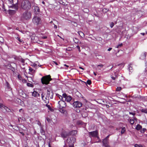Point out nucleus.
Wrapping results in <instances>:
<instances>
[{"label": "nucleus", "mask_w": 147, "mask_h": 147, "mask_svg": "<svg viewBox=\"0 0 147 147\" xmlns=\"http://www.w3.org/2000/svg\"><path fill=\"white\" fill-rule=\"evenodd\" d=\"M22 82L23 83H25L27 82V81L25 79H23L22 80Z\"/></svg>", "instance_id": "nucleus-44"}, {"label": "nucleus", "mask_w": 147, "mask_h": 147, "mask_svg": "<svg viewBox=\"0 0 147 147\" xmlns=\"http://www.w3.org/2000/svg\"><path fill=\"white\" fill-rule=\"evenodd\" d=\"M18 78H19V79L20 80H21L22 79V78L21 76L20 75H18Z\"/></svg>", "instance_id": "nucleus-49"}, {"label": "nucleus", "mask_w": 147, "mask_h": 147, "mask_svg": "<svg viewBox=\"0 0 147 147\" xmlns=\"http://www.w3.org/2000/svg\"><path fill=\"white\" fill-rule=\"evenodd\" d=\"M17 60H18L20 61L22 63L23 65H24L25 60L21 57L18 58L17 59Z\"/></svg>", "instance_id": "nucleus-17"}, {"label": "nucleus", "mask_w": 147, "mask_h": 147, "mask_svg": "<svg viewBox=\"0 0 147 147\" xmlns=\"http://www.w3.org/2000/svg\"><path fill=\"white\" fill-rule=\"evenodd\" d=\"M32 22L35 25H38L41 24V21L40 18L37 16H34L32 19Z\"/></svg>", "instance_id": "nucleus-6"}, {"label": "nucleus", "mask_w": 147, "mask_h": 147, "mask_svg": "<svg viewBox=\"0 0 147 147\" xmlns=\"http://www.w3.org/2000/svg\"><path fill=\"white\" fill-rule=\"evenodd\" d=\"M147 53L146 52H144L142 53L140 58L141 59H144L146 57V55Z\"/></svg>", "instance_id": "nucleus-16"}, {"label": "nucleus", "mask_w": 147, "mask_h": 147, "mask_svg": "<svg viewBox=\"0 0 147 147\" xmlns=\"http://www.w3.org/2000/svg\"><path fill=\"white\" fill-rule=\"evenodd\" d=\"M23 110L22 109H21L19 110V112H23Z\"/></svg>", "instance_id": "nucleus-57"}, {"label": "nucleus", "mask_w": 147, "mask_h": 147, "mask_svg": "<svg viewBox=\"0 0 147 147\" xmlns=\"http://www.w3.org/2000/svg\"><path fill=\"white\" fill-rule=\"evenodd\" d=\"M6 86L8 89H9L10 88V85L7 81H6Z\"/></svg>", "instance_id": "nucleus-28"}, {"label": "nucleus", "mask_w": 147, "mask_h": 147, "mask_svg": "<svg viewBox=\"0 0 147 147\" xmlns=\"http://www.w3.org/2000/svg\"><path fill=\"white\" fill-rule=\"evenodd\" d=\"M78 33L79 35L82 37H84V33L81 31H79L78 32Z\"/></svg>", "instance_id": "nucleus-19"}, {"label": "nucleus", "mask_w": 147, "mask_h": 147, "mask_svg": "<svg viewBox=\"0 0 147 147\" xmlns=\"http://www.w3.org/2000/svg\"><path fill=\"white\" fill-rule=\"evenodd\" d=\"M32 96L34 97H38L40 96V94L37 92L34 91L32 93Z\"/></svg>", "instance_id": "nucleus-15"}, {"label": "nucleus", "mask_w": 147, "mask_h": 147, "mask_svg": "<svg viewBox=\"0 0 147 147\" xmlns=\"http://www.w3.org/2000/svg\"><path fill=\"white\" fill-rule=\"evenodd\" d=\"M135 147H143V146L140 144H136L134 145Z\"/></svg>", "instance_id": "nucleus-26"}, {"label": "nucleus", "mask_w": 147, "mask_h": 147, "mask_svg": "<svg viewBox=\"0 0 147 147\" xmlns=\"http://www.w3.org/2000/svg\"><path fill=\"white\" fill-rule=\"evenodd\" d=\"M63 96L65 98V100L68 102H70L72 99V98L70 96H67V94L64 93L63 94Z\"/></svg>", "instance_id": "nucleus-9"}, {"label": "nucleus", "mask_w": 147, "mask_h": 147, "mask_svg": "<svg viewBox=\"0 0 147 147\" xmlns=\"http://www.w3.org/2000/svg\"><path fill=\"white\" fill-rule=\"evenodd\" d=\"M70 135H74L76 134L77 133V132L76 130H73L71 132H69Z\"/></svg>", "instance_id": "nucleus-22"}, {"label": "nucleus", "mask_w": 147, "mask_h": 147, "mask_svg": "<svg viewBox=\"0 0 147 147\" xmlns=\"http://www.w3.org/2000/svg\"><path fill=\"white\" fill-rule=\"evenodd\" d=\"M4 41V40L3 38L0 36V42L1 45L3 43Z\"/></svg>", "instance_id": "nucleus-24"}, {"label": "nucleus", "mask_w": 147, "mask_h": 147, "mask_svg": "<svg viewBox=\"0 0 147 147\" xmlns=\"http://www.w3.org/2000/svg\"><path fill=\"white\" fill-rule=\"evenodd\" d=\"M8 1V4L10 5L13 6L15 4L13 3V0H7Z\"/></svg>", "instance_id": "nucleus-18"}, {"label": "nucleus", "mask_w": 147, "mask_h": 147, "mask_svg": "<svg viewBox=\"0 0 147 147\" xmlns=\"http://www.w3.org/2000/svg\"><path fill=\"white\" fill-rule=\"evenodd\" d=\"M40 132L41 134L42 135H44L45 134V131L42 129V127H41L40 128Z\"/></svg>", "instance_id": "nucleus-23"}, {"label": "nucleus", "mask_w": 147, "mask_h": 147, "mask_svg": "<svg viewBox=\"0 0 147 147\" xmlns=\"http://www.w3.org/2000/svg\"><path fill=\"white\" fill-rule=\"evenodd\" d=\"M87 83L88 84L90 85L91 83V81L90 80H88L87 81Z\"/></svg>", "instance_id": "nucleus-39"}, {"label": "nucleus", "mask_w": 147, "mask_h": 147, "mask_svg": "<svg viewBox=\"0 0 147 147\" xmlns=\"http://www.w3.org/2000/svg\"><path fill=\"white\" fill-rule=\"evenodd\" d=\"M125 131V127H123L122 128V130L121 131V133L122 134L124 133Z\"/></svg>", "instance_id": "nucleus-29"}, {"label": "nucleus", "mask_w": 147, "mask_h": 147, "mask_svg": "<svg viewBox=\"0 0 147 147\" xmlns=\"http://www.w3.org/2000/svg\"><path fill=\"white\" fill-rule=\"evenodd\" d=\"M112 49V48H109V49H108V51H110Z\"/></svg>", "instance_id": "nucleus-58"}, {"label": "nucleus", "mask_w": 147, "mask_h": 147, "mask_svg": "<svg viewBox=\"0 0 147 147\" xmlns=\"http://www.w3.org/2000/svg\"><path fill=\"white\" fill-rule=\"evenodd\" d=\"M32 66L35 67L37 66V64L36 63H34L32 65Z\"/></svg>", "instance_id": "nucleus-55"}, {"label": "nucleus", "mask_w": 147, "mask_h": 147, "mask_svg": "<svg viewBox=\"0 0 147 147\" xmlns=\"http://www.w3.org/2000/svg\"><path fill=\"white\" fill-rule=\"evenodd\" d=\"M4 106V105H3L2 104H0V108H2V107H3Z\"/></svg>", "instance_id": "nucleus-50"}, {"label": "nucleus", "mask_w": 147, "mask_h": 147, "mask_svg": "<svg viewBox=\"0 0 147 147\" xmlns=\"http://www.w3.org/2000/svg\"><path fill=\"white\" fill-rule=\"evenodd\" d=\"M114 26V23L113 22H111L110 24V26L111 27V28H112V27H113Z\"/></svg>", "instance_id": "nucleus-40"}, {"label": "nucleus", "mask_w": 147, "mask_h": 147, "mask_svg": "<svg viewBox=\"0 0 147 147\" xmlns=\"http://www.w3.org/2000/svg\"><path fill=\"white\" fill-rule=\"evenodd\" d=\"M53 63H54L55 64V65H58V63H57V62H56V61H53Z\"/></svg>", "instance_id": "nucleus-54"}, {"label": "nucleus", "mask_w": 147, "mask_h": 147, "mask_svg": "<svg viewBox=\"0 0 147 147\" xmlns=\"http://www.w3.org/2000/svg\"><path fill=\"white\" fill-rule=\"evenodd\" d=\"M9 7L15 10L9 9V13L11 15L14 14L16 12V11L18 9V7L17 3H16L13 5H8Z\"/></svg>", "instance_id": "nucleus-4"}, {"label": "nucleus", "mask_w": 147, "mask_h": 147, "mask_svg": "<svg viewBox=\"0 0 147 147\" xmlns=\"http://www.w3.org/2000/svg\"><path fill=\"white\" fill-rule=\"evenodd\" d=\"M46 120H47V121L49 123H50L51 122V119H50V118H49L48 117H47L46 118Z\"/></svg>", "instance_id": "nucleus-42"}, {"label": "nucleus", "mask_w": 147, "mask_h": 147, "mask_svg": "<svg viewBox=\"0 0 147 147\" xmlns=\"http://www.w3.org/2000/svg\"><path fill=\"white\" fill-rule=\"evenodd\" d=\"M141 34L142 35H143L144 36L145 34H146V33H141Z\"/></svg>", "instance_id": "nucleus-59"}, {"label": "nucleus", "mask_w": 147, "mask_h": 147, "mask_svg": "<svg viewBox=\"0 0 147 147\" xmlns=\"http://www.w3.org/2000/svg\"><path fill=\"white\" fill-rule=\"evenodd\" d=\"M46 106L47 108H48V109H49V110H50V111H51L52 110V109L51 108V106H50V105H48V104H46Z\"/></svg>", "instance_id": "nucleus-32"}, {"label": "nucleus", "mask_w": 147, "mask_h": 147, "mask_svg": "<svg viewBox=\"0 0 147 147\" xmlns=\"http://www.w3.org/2000/svg\"><path fill=\"white\" fill-rule=\"evenodd\" d=\"M121 88L120 87H117L116 89V91H119L121 90Z\"/></svg>", "instance_id": "nucleus-31"}, {"label": "nucleus", "mask_w": 147, "mask_h": 147, "mask_svg": "<svg viewBox=\"0 0 147 147\" xmlns=\"http://www.w3.org/2000/svg\"><path fill=\"white\" fill-rule=\"evenodd\" d=\"M29 71L30 72H33L34 71V70H33L32 68L29 67Z\"/></svg>", "instance_id": "nucleus-37"}, {"label": "nucleus", "mask_w": 147, "mask_h": 147, "mask_svg": "<svg viewBox=\"0 0 147 147\" xmlns=\"http://www.w3.org/2000/svg\"><path fill=\"white\" fill-rule=\"evenodd\" d=\"M21 7L24 9L29 10L31 8V4L28 1H24L22 3Z\"/></svg>", "instance_id": "nucleus-3"}, {"label": "nucleus", "mask_w": 147, "mask_h": 147, "mask_svg": "<svg viewBox=\"0 0 147 147\" xmlns=\"http://www.w3.org/2000/svg\"><path fill=\"white\" fill-rule=\"evenodd\" d=\"M75 140L76 139L72 137H69L68 138L67 140V142L69 144V147H74V143L75 142Z\"/></svg>", "instance_id": "nucleus-5"}, {"label": "nucleus", "mask_w": 147, "mask_h": 147, "mask_svg": "<svg viewBox=\"0 0 147 147\" xmlns=\"http://www.w3.org/2000/svg\"><path fill=\"white\" fill-rule=\"evenodd\" d=\"M146 130V129L145 128H143L141 130V131L142 133H144Z\"/></svg>", "instance_id": "nucleus-43"}, {"label": "nucleus", "mask_w": 147, "mask_h": 147, "mask_svg": "<svg viewBox=\"0 0 147 147\" xmlns=\"http://www.w3.org/2000/svg\"><path fill=\"white\" fill-rule=\"evenodd\" d=\"M6 111L7 112H11V110L9 109L8 108L7 110H6Z\"/></svg>", "instance_id": "nucleus-48"}, {"label": "nucleus", "mask_w": 147, "mask_h": 147, "mask_svg": "<svg viewBox=\"0 0 147 147\" xmlns=\"http://www.w3.org/2000/svg\"><path fill=\"white\" fill-rule=\"evenodd\" d=\"M3 108H4V109L6 111V110H7V109L8 108L7 107L5 106L4 105Z\"/></svg>", "instance_id": "nucleus-51"}, {"label": "nucleus", "mask_w": 147, "mask_h": 147, "mask_svg": "<svg viewBox=\"0 0 147 147\" xmlns=\"http://www.w3.org/2000/svg\"><path fill=\"white\" fill-rule=\"evenodd\" d=\"M53 93L52 90L50 89L47 90V94L45 98L52 99L53 98Z\"/></svg>", "instance_id": "nucleus-7"}, {"label": "nucleus", "mask_w": 147, "mask_h": 147, "mask_svg": "<svg viewBox=\"0 0 147 147\" xmlns=\"http://www.w3.org/2000/svg\"><path fill=\"white\" fill-rule=\"evenodd\" d=\"M104 66V65L102 64L98 65H97V68L99 70H100L102 69L103 67Z\"/></svg>", "instance_id": "nucleus-20"}, {"label": "nucleus", "mask_w": 147, "mask_h": 147, "mask_svg": "<svg viewBox=\"0 0 147 147\" xmlns=\"http://www.w3.org/2000/svg\"><path fill=\"white\" fill-rule=\"evenodd\" d=\"M130 123L132 125L134 124V120L133 119H130Z\"/></svg>", "instance_id": "nucleus-34"}, {"label": "nucleus", "mask_w": 147, "mask_h": 147, "mask_svg": "<svg viewBox=\"0 0 147 147\" xmlns=\"http://www.w3.org/2000/svg\"><path fill=\"white\" fill-rule=\"evenodd\" d=\"M141 111L142 112L144 113H147V110L146 109H143L141 110Z\"/></svg>", "instance_id": "nucleus-30"}, {"label": "nucleus", "mask_w": 147, "mask_h": 147, "mask_svg": "<svg viewBox=\"0 0 147 147\" xmlns=\"http://www.w3.org/2000/svg\"><path fill=\"white\" fill-rule=\"evenodd\" d=\"M16 38L20 42H23V40L20 39V38H19V36L18 35L17 37H16Z\"/></svg>", "instance_id": "nucleus-25"}, {"label": "nucleus", "mask_w": 147, "mask_h": 147, "mask_svg": "<svg viewBox=\"0 0 147 147\" xmlns=\"http://www.w3.org/2000/svg\"><path fill=\"white\" fill-rule=\"evenodd\" d=\"M75 39H76V40H77V41H74V42L75 43H78V40L76 38H75ZM74 41H75V40L74 39Z\"/></svg>", "instance_id": "nucleus-53"}, {"label": "nucleus", "mask_w": 147, "mask_h": 147, "mask_svg": "<svg viewBox=\"0 0 147 147\" xmlns=\"http://www.w3.org/2000/svg\"><path fill=\"white\" fill-rule=\"evenodd\" d=\"M110 136V135H108L105 139H108V138Z\"/></svg>", "instance_id": "nucleus-56"}, {"label": "nucleus", "mask_w": 147, "mask_h": 147, "mask_svg": "<svg viewBox=\"0 0 147 147\" xmlns=\"http://www.w3.org/2000/svg\"><path fill=\"white\" fill-rule=\"evenodd\" d=\"M37 124L40 126H41V123L39 121H37Z\"/></svg>", "instance_id": "nucleus-47"}, {"label": "nucleus", "mask_w": 147, "mask_h": 147, "mask_svg": "<svg viewBox=\"0 0 147 147\" xmlns=\"http://www.w3.org/2000/svg\"><path fill=\"white\" fill-rule=\"evenodd\" d=\"M58 107L60 109L66 107L65 102L63 100H60L58 102Z\"/></svg>", "instance_id": "nucleus-8"}, {"label": "nucleus", "mask_w": 147, "mask_h": 147, "mask_svg": "<svg viewBox=\"0 0 147 147\" xmlns=\"http://www.w3.org/2000/svg\"><path fill=\"white\" fill-rule=\"evenodd\" d=\"M58 96L59 97V98L61 100H63V96H61L59 95V94H58Z\"/></svg>", "instance_id": "nucleus-38"}, {"label": "nucleus", "mask_w": 147, "mask_h": 147, "mask_svg": "<svg viewBox=\"0 0 147 147\" xmlns=\"http://www.w3.org/2000/svg\"><path fill=\"white\" fill-rule=\"evenodd\" d=\"M129 114H131L133 115H134L135 114V113H132V112H129Z\"/></svg>", "instance_id": "nucleus-52"}, {"label": "nucleus", "mask_w": 147, "mask_h": 147, "mask_svg": "<svg viewBox=\"0 0 147 147\" xmlns=\"http://www.w3.org/2000/svg\"><path fill=\"white\" fill-rule=\"evenodd\" d=\"M49 147H51L49 143Z\"/></svg>", "instance_id": "nucleus-64"}, {"label": "nucleus", "mask_w": 147, "mask_h": 147, "mask_svg": "<svg viewBox=\"0 0 147 147\" xmlns=\"http://www.w3.org/2000/svg\"><path fill=\"white\" fill-rule=\"evenodd\" d=\"M79 68H80V69H82L83 70L84 69L82 67H79Z\"/></svg>", "instance_id": "nucleus-63"}, {"label": "nucleus", "mask_w": 147, "mask_h": 147, "mask_svg": "<svg viewBox=\"0 0 147 147\" xmlns=\"http://www.w3.org/2000/svg\"><path fill=\"white\" fill-rule=\"evenodd\" d=\"M142 128V126L140 124H138L136 126V129L138 130H140Z\"/></svg>", "instance_id": "nucleus-21"}, {"label": "nucleus", "mask_w": 147, "mask_h": 147, "mask_svg": "<svg viewBox=\"0 0 147 147\" xmlns=\"http://www.w3.org/2000/svg\"><path fill=\"white\" fill-rule=\"evenodd\" d=\"M73 106L75 108H80L82 106V103L78 101L74 102L73 103Z\"/></svg>", "instance_id": "nucleus-11"}, {"label": "nucleus", "mask_w": 147, "mask_h": 147, "mask_svg": "<svg viewBox=\"0 0 147 147\" xmlns=\"http://www.w3.org/2000/svg\"><path fill=\"white\" fill-rule=\"evenodd\" d=\"M33 9L34 13L38 14L40 12V9L38 7L35 6L33 7Z\"/></svg>", "instance_id": "nucleus-13"}, {"label": "nucleus", "mask_w": 147, "mask_h": 147, "mask_svg": "<svg viewBox=\"0 0 147 147\" xmlns=\"http://www.w3.org/2000/svg\"><path fill=\"white\" fill-rule=\"evenodd\" d=\"M83 11L86 13H87L89 11V10L87 8H85L83 10Z\"/></svg>", "instance_id": "nucleus-35"}, {"label": "nucleus", "mask_w": 147, "mask_h": 147, "mask_svg": "<svg viewBox=\"0 0 147 147\" xmlns=\"http://www.w3.org/2000/svg\"><path fill=\"white\" fill-rule=\"evenodd\" d=\"M111 77L112 79L114 80L115 79L117 78V76H115V77H114L113 76H111Z\"/></svg>", "instance_id": "nucleus-41"}, {"label": "nucleus", "mask_w": 147, "mask_h": 147, "mask_svg": "<svg viewBox=\"0 0 147 147\" xmlns=\"http://www.w3.org/2000/svg\"><path fill=\"white\" fill-rule=\"evenodd\" d=\"M98 134L97 131H95L89 132V134L90 137H97Z\"/></svg>", "instance_id": "nucleus-12"}, {"label": "nucleus", "mask_w": 147, "mask_h": 147, "mask_svg": "<svg viewBox=\"0 0 147 147\" xmlns=\"http://www.w3.org/2000/svg\"><path fill=\"white\" fill-rule=\"evenodd\" d=\"M70 135L69 132H67L65 131H63L61 134V136L63 138H67Z\"/></svg>", "instance_id": "nucleus-10"}, {"label": "nucleus", "mask_w": 147, "mask_h": 147, "mask_svg": "<svg viewBox=\"0 0 147 147\" xmlns=\"http://www.w3.org/2000/svg\"><path fill=\"white\" fill-rule=\"evenodd\" d=\"M52 80L51 76L48 75L43 77L41 78V81L43 84L47 85L49 84L50 81Z\"/></svg>", "instance_id": "nucleus-2"}, {"label": "nucleus", "mask_w": 147, "mask_h": 147, "mask_svg": "<svg viewBox=\"0 0 147 147\" xmlns=\"http://www.w3.org/2000/svg\"><path fill=\"white\" fill-rule=\"evenodd\" d=\"M27 85L28 86L30 87H33V86L32 84L29 83H27Z\"/></svg>", "instance_id": "nucleus-33"}, {"label": "nucleus", "mask_w": 147, "mask_h": 147, "mask_svg": "<svg viewBox=\"0 0 147 147\" xmlns=\"http://www.w3.org/2000/svg\"><path fill=\"white\" fill-rule=\"evenodd\" d=\"M122 46V44H119L118 45H117V47H116L117 48H119V47H121Z\"/></svg>", "instance_id": "nucleus-45"}, {"label": "nucleus", "mask_w": 147, "mask_h": 147, "mask_svg": "<svg viewBox=\"0 0 147 147\" xmlns=\"http://www.w3.org/2000/svg\"><path fill=\"white\" fill-rule=\"evenodd\" d=\"M145 66L146 68H147V62L145 63Z\"/></svg>", "instance_id": "nucleus-62"}, {"label": "nucleus", "mask_w": 147, "mask_h": 147, "mask_svg": "<svg viewBox=\"0 0 147 147\" xmlns=\"http://www.w3.org/2000/svg\"><path fill=\"white\" fill-rule=\"evenodd\" d=\"M32 14L30 11H26L21 15L20 19L22 21L28 20L31 18Z\"/></svg>", "instance_id": "nucleus-1"}, {"label": "nucleus", "mask_w": 147, "mask_h": 147, "mask_svg": "<svg viewBox=\"0 0 147 147\" xmlns=\"http://www.w3.org/2000/svg\"><path fill=\"white\" fill-rule=\"evenodd\" d=\"M46 100L45 101V102L47 104L49 103V98H45Z\"/></svg>", "instance_id": "nucleus-36"}, {"label": "nucleus", "mask_w": 147, "mask_h": 147, "mask_svg": "<svg viewBox=\"0 0 147 147\" xmlns=\"http://www.w3.org/2000/svg\"><path fill=\"white\" fill-rule=\"evenodd\" d=\"M76 48L78 49V51H79V52H80L81 51V50L80 49V47L78 46V45H77L76 46Z\"/></svg>", "instance_id": "nucleus-46"}, {"label": "nucleus", "mask_w": 147, "mask_h": 147, "mask_svg": "<svg viewBox=\"0 0 147 147\" xmlns=\"http://www.w3.org/2000/svg\"><path fill=\"white\" fill-rule=\"evenodd\" d=\"M129 70L130 71H131V70H132L133 69L132 68V66L131 64H130L129 65Z\"/></svg>", "instance_id": "nucleus-27"}, {"label": "nucleus", "mask_w": 147, "mask_h": 147, "mask_svg": "<svg viewBox=\"0 0 147 147\" xmlns=\"http://www.w3.org/2000/svg\"><path fill=\"white\" fill-rule=\"evenodd\" d=\"M102 143L103 145L105 147H110L108 145V139H104L102 141Z\"/></svg>", "instance_id": "nucleus-14"}, {"label": "nucleus", "mask_w": 147, "mask_h": 147, "mask_svg": "<svg viewBox=\"0 0 147 147\" xmlns=\"http://www.w3.org/2000/svg\"><path fill=\"white\" fill-rule=\"evenodd\" d=\"M54 28H57V26L56 25H54Z\"/></svg>", "instance_id": "nucleus-61"}, {"label": "nucleus", "mask_w": 147, "mask_h": 147, "mask_svg": "<svg viewBox=\"0 0 147 147\" xmlns=\"http://www.w3.org/2000/svg\"><path fill=\"white\" fill-rule=\"evenodd\" d=\"M41 97L42 99L44 97V96L43 95V94H41Z\"/></svg>", "instance_id": "nucleus-60"}]
</instances>
